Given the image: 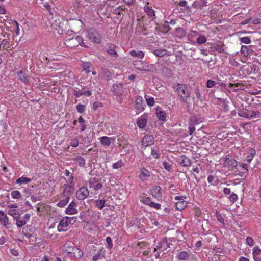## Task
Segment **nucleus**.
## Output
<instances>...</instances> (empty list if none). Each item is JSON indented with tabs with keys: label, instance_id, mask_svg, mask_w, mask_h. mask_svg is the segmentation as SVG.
I'll use <instances>...</instances> for the list:
<instances>
[{
	"label": "nucleus",
	"instance_id": "c85d7f7f",
	"mask_svg": "<svg viewBox=\"0 0 261 261\" xmlns=\"http://www.w3.org/2000/svg\"><path fill=\"white\" fill-rule=\"evenodd\" d=\"M31 179L25 177L24 176H22L18 179H17L16 183V184H19L20 185L23 184H28L31 181Z\"/></svg>",
	"mask_w": 261,
	"mask_h": 261
},
{
	"label": "nucleus",
	"instance_id": "4c0bfd02",
	"mask_svg": "<svg viewBox=\"0 0 261 261\" xmlns=\"http://www.w3.org/2000/svg\"><path fill=\"white\" fill-rule=\"evenodd\" d=\"M27 222V221L24 220V218L20 217L16 220V225L18 227H21L24 226Z\"/></svg>",
	"mask_w": 261,
	"mask_h": 261
},
{
	"label": "nucleus",
	"instance_id": "4d7b16f0",
	"mask_svg": "<svg viewBox=\"0 0 261 261\" xmlns=\"http://www.w3.org/2000/svg\"><path fill=\"white\" fill-rule=\"evenodd\" d=\"M149 206L151 208L156 209V210H159L161 208V204L158 203H155L154 202H151Z\"/></svg>",
	"mask_w": 261,
	"mask_h": 261
},
{
	"label": "nucleus",
	"instance_id": "c756f323",
	"mask_svg": "<svg viewBox=\"0 0 261 261\" xmlns=\"http://www.w3.org/2000/svg\"><path fill=\"white\" fill-rule=\"evenodd\" d=\"M18 79L21 82L27 83L29 82V78L27 76L23 74L22 71H20L18 72Z\"/></svg>",
	"mask_w": 261,
	"mask_h": 261
},
{
	"label": "nucleus",
	"instance_id": "a18cd8bd",
	"mask_svg": "<svg viewBox=\"0 0 261 261\" xmlns=\"http://www.w3.org/2000/svg\"><path fill=\"white\" fill-rule=\"evenodd\" d=\"M151 155L154 159H157L160 158L161 154L158 150L152 148L151 150Z\"/></svg>",
	"mask_w": 261,
	"mask_h": 261
},
{
	"label": "nucleus",
	"instance_id": "680f3d73",
	"mask_svg": "<svg viewBox=\"0 0 261 261\" xmlns=\"http://www.w3.org/2000/svg\"><path fill=\"white\" fill-rule=\"evenodd\" d=\"M229 199L231 202L234 203L238 200V196L234 193L231 194Z\"/></svg>",
	"mask_w": 261,
	"mask_h": 261
},
{
	"label": "nucleus",
	"instance_id": "ddd939ff",
	"mask_svg": "<svg viewBox=\"0 0 261 261\" xmlns=\"http://www.w3.org/2000/svg\"><path fill=\"white\" fill-rule=\"evenodd\" d=\"M150 177V172L145 168H142L140 170V173L139 175V178L142 181H145L148 180Z\"/></svg>",
	"mask_w": 261,
	"mask_h": 261
},
{
	"label": "nucleus",
	"instance_id": "20e7f679",
	"mask_svg": "<svg viewBox=\"0 0 261 261\" xmlns=\"http://www.w3.org/2000/svg\"><path fill=\"white\" fill-rule=\"evenodd\" d=\"M68 22L67 20L62 19L61 20L58 19L56 20L53 24V27L56 30L57 33L60 35H63L66 32L68 29Z\"/></svg>",
	"mask_w": 261,
	"mask_h": 261
},
{
	"label": "nucleus",
	"instance_id": "dca6fc26",
	"mask_svg": "<svg viewBox=\"0 0 261 261\" xmlns=\"http://www.w3.org/2000/svg\"><path fill=\"white\" fill-rule=\"evenodd\" d=\"M179 163L182 166L187 167L191 165V160L185 155H181L178 159Z\"/></svg>",
	"mask_w": 261,
	"mask_h": 261
},
{
	"label": "nucleus",
	"instance_id": "f8f14e48",
	"mask_svg": "<svg viewBox=\"0 0 261 261\" xmlns=\"http://www.w3.org/2000/svg\"><path fill=\"white\" fill-rule=\"evenodd\" d=\"M150 193L155 198H161L162 195V189L158 186L153 187L150 190Z\"/></svg>",
	"mask_w": 261,
	"mask_h": 261
},
{
	"label": "nucleus",
	"instance_id": "4468645a",
	"mask_svg": "<svg viewBox=\"0 0 261 261\" xmlns=\"http://www.w3.org/2000/svg\"><path fill=\"white\" fill-rule=\"evenodd\" d=\"M77 204L74 202H71L66 208L65 212L68 215H73L77 213Z\"/></svg>",
	"mask_w": 261,
	"mask_h": 261
},
{
	"label": "nucleus",
	"instance_id": "c9c22d12",
	"mask_svg": "<svg viewBox=\"0 0 261 261\" xmlns=\"http://www.w3.org/2000/svg\"><path fill=\"white\" fill-rule=\"evenodd\" d=\"M207 180L208 183L213 185H216L218 182L217 178L211 175L208 176Z\"/></svg>",
	"mask_w": 261,
	"mask_h": 261
},
{
	"label": "nucleus",
	"instance_id": "49530a36",
	"mask_svg": "<svg viewBox=\"0 0 261 261\" xmlns=\"http://www.w3.org/2000/svg\"><path fill=\"white\" fill-rule=\"evenodd\" d=\"M163 165L165 169L168 172H170L172 169V165L169 162H163Z\"/></svg>",
	"mask_w": 261,
	"mask_h": 261
},
{
	"label": "nucleus",
	"instance_id": "de8ad7c7",
	"mask_svg": "<svg viewBox=\"0 0 261 261\" xmlns=\"http://www.w3.org/2000/svg\"><path fill=\"white\" fill-rule=\"evenodd\" d=\"M145 97L146 98V102L149 106L151 107V106H154L155 101H154V99L153 97H146V95Z\"/></svg>",
	"mask_w": 261,
	"mask_h": 261
},
{
	"label": "nucleus",
	"instance_id": "ea45409f",
	"mask_svg": "<svg viewBox=\"0 0 261 261\" xmlns=\"http://www.w3.org/2000/svg\"><path fill=\"white\" fill-rule=\"evenodd\" d=\"M83 67L84 68L83 70L86 73H88L91 72L89 70L91 67V64L89 62H83Z\"/></svg>",
	"mask_w": 261,
	"mask_h": 261
},
{
	"label": "nucleus",
	"instance_id": "aec40b11",
	"mask_svg": "<svg viewBox=\"0 0 261 261\" xmlns=\"http://www.w3.org/2000/svg\"><path fill=\"white\" fill-rule=\"evenodd\" d=\"M144 10L151 19H153L155 18V11L151 7L145 6L144 7Z\"/></svg>",
	"mask_w": 261,
	"mask_h": 261
},
{
	"label": "nucleus",
	"instance_id": "0e129e2a",
	"mask_svg": "<svg viewBox=\"0 0 261 261\" xmlns=\"http://www.w3.org/2000/svg\"><path fill=\"white\" fill-rule=\"evenodd\" d=\"M217 220L219 222H221L222 224H224V219L223 218V216L219 213H217L216 214Z\"/></svg>",
	"mask_w": 261,
	"mask_h": 261
},
{
	"label": "nucleus",
	"instance_id": "6e6d98bb",
	"mask_svg": "<svg viewBox=\"0 0 261 261\" xmlns=\"http://www.w3.org/2000/svg\"><path fill=\"white\" fill-rule=\"evenodd\" d=\"M9 214L13 217V218L16 220L18 218L20 217L19 213L16 212L15 210H12L9 212Z\"/></svg>",
	"mask_w": 261,
	"mask_h": 261
},
{
	"label": "nucleus",
	"instance_id": "0eeeda50",
	"mask_svg": "<svg viewBox=\"0 0 261 261\" xmlns=\"http://www.w3.org/2000/svg\"><path fill=\"white\" fill-rule=\"evenodd\" d=\"M89 195V191L86 187L83 186L79 188L76 193V198L80 200L86 199Z\"/></svg>",
	"mask_w": 261,
	"mask_h": 261
},
{
	"label": "nucleus",
	"instance_id": "864d4df0",
	"mask_svg": "<svg viewBox=\"0 0 261 261\" xmlns=\"http://www.w3.org/2000/svg\"><path fill=\"white\" fill-rule=\"evenodd\" d=\"M239 115L242 117L249 118V112L246 110L240 111L238 113Z\"/></svg>",
	"mask_w": 261,
	"mask_h": 261
},
{
	"label": "nucleus",
	"instance_id": "603ef678",
	"mask_svg": "<svg viewBox=\"0 0 261 261\" xmlns=\"http://www.w3.org/2000/svg\"><path fill=\"white\" fill-rule=\"evenodd\" d=\"M76 108L77 111L80 113L84 112L86 110L85 106L82 104H78L76 105Z\"/></svg>",
	"mask_w": 261,
	"mask_h": 261
},
{
	"label": "nucleus",
	"instance_id": "a211bd4d",
	"mask_svg": "<svg viewBox=\"0 0 261 261\" xmlns=\"http://www.w3.org/2000/svg\"><path fill=\"white\" fill-rule=\"evenodd\" d=\"M74 190V186H69L68 185H64V189L63 192V195L64 197H69L73 193Z\"/></svg>",
	"mask_w": 261,
	"mask_h": 261
},
{
	"label": "nucleus",
	"instance_id": "9b49d317",
	"mask_svg": "<svg viewBox=\"0 0 261 261\" xmlns=\"http://www.w3.org/2000/svg\"><path fill=\"white\" fill-rule=\"evenodd\" d=\"M154 139L153 136L150 135H146L142 140V145L147 147L152 145L154 143Z\"/></svg>",
	"mask_w": 261,
	"mask_h": 261
},
{
	"label": "nucleus",
	"instance_id": "e433bc0d",
	"mask_svg": "<svg viewBox=\"0 0 261 261\" xmlns=\"http://www.w3.org/2000/svg\"><path fill=\"white\" fill-rule=\"evenodd\" d=\"M69 197H65V199L60 200L57 204V205L60 207H63L65 206L69 202Z\"/></svg>",
	"mask_w": 261,
	"mask_h": 261
},
{
	"label": "nucleus",
	"instance_id": "052dcab7",
	"mask_svg": "<svg viewBox=\"0 0 261 261\" xmlns=\"http://www.w3.org/2000/svg\"><path fill=\"white\" fill-rule=\"evenodd\" d=\"M194 92L196 95L197 98L200 101H202L201 95L200 92V90L198 88H196L194 90Z\"/></svg>",
	"mask_w": 261,
	"mask_h": 261
},
{
	"label": "nucleus",
	"instance_id": "bf43d9fd",
	"mask_svg": "<svg viewBox=\"0 0 261 261\" xmlns=\"http://www.w3.org/2000/svg\"><path fill=\"white\" fill-rule=\"evenodd\" d=\"M83 92V91L80 89H74L73 93L76 97H79L81 96L84 95Z\"/></svg>",
	"mask_w": 261,
	"mask_h": 261
},
{
	"label": "nucleus",
	"instance_id": "72a5a7b5",
	"mask_svg": "<svg viewBox=\"0 0 261 261\" xmlns=\"http://www.w3.org/2000/svg\"><path fill=\"white\" fill-rule=\"evenodd\" d=\"M156 115L158 119L160 120L165 121L166 118V113L163 111H160L156 112Z\"/></svg>",
	"mask_w": 261,
	"mask_h": 261
},
{
	"label": "nucleus",
	"instance_id": "423d86ee",
	"mask_svg": "<svg viewBox=\"0 0 261 261\" xmlns=\"http://www.w3.org/2000/svg\"><path fill=\"white\" fill-rule=\"evenodd\" d=\"M133 65L136 69L140 71H151L152 68V65H149L141 60L134 62Z\"/></svg>",
	"mask_w": 261,
	"mask_h": 261
},
{
	"label": "nucleus",
	"instance_id": "6e6552de",
	"mask_svg": "<svg viewBox=\"0 0 261 261\" xmlns=\"http://www.w3.org/2000/svg\"><path fill=\"white\" fill-rule=\"evenodd\" d=\"M88 182L89 187L93 188L94 191H97L102 188V184L99 182L97 178H90Z\"/></svg>",
	"mask_w": 261,
	"mask_h": 261
},
{
	"label": "nucleus",
	"instance_id": "9d476101",
	"mask_svg": "<svg viewBox=\"0 0 261 261\" xmlns=\"http://www.w3.org/2000/svg\"><path fill=\"white\" fill-rule=\"evenodd\" d=\"M145 107V104L144 103V100L142 97L140 96H138L135 101V109L139 112H142L144 111Z\"/></svg>",
	"mask_w": 261,
	"mask_h": 261
},
{
	"label": "nucleus",
	"instance_id": "f3484780",
	"mask_svg": "<svg viewBox=\"0 0 261 261\" xmlns=\"http://www.w3.org/2000/svg\"><path fill=\"white\" fill-rule=\"evenodd\" d=\"M100 142L105 146H109L112 143V141H114L115 139L112 137L103 136L99 138Z\"/></svg>",
	"mask_w": 261,
	"mask_h": 261
},
{
	"label": "nucleus",
	"instance_id": "2eb2a0df",
	"mask_svg": "<svg viewBox=\"0 0 261 261\" xmlns=\"http://www.w3.org/2000/svg\"><path fill=\"white\" fill-rule=\"evenodd\" d=\"M252 255L254 261H261V249L255 246L252 249Z\"/></svg>",
	"mask_w": 261,
	"mask_h": 261
},
{
	"label": "nucleus",
	"instance_id": "338daca9",
	"mask_svg": "<svg viewBox=\"0 0 261 261\" xmlns=\"http://www.w3.org/2000/svg\"><path fill=\"white\" fill-rule=\"evenodd\" d=\"M123 10V9L121 7H118L117 8L114 9V13L119 15L121 14V12Z\"/></svg>",
	"mask_w": 261,
	"mask_h": 261
},
{
	"label": "nucleus",
	"instance_id": "6ab92c4d",
	"mask_svg": "<svg viewBox=\"0 0 261 261\" xmlns=\"http://www.w3.org/2000/svg\"><path fill=\"white\" fill-rule=\"evenodd\" d=\"M190 254L191 253L190 251L187 252L186 251H183L179 252L177 254V258L179 260H187L189 258Z\"/></svg>",
	"mask_w": 261,
	"mask_h": 261
},
{
	"label": "nucleus",
	"instance_id": "f704fd0d",
	"mask_svg": "<svg viewBox=\"0 0 261 261\" xmlns=\"http://www.w3.org/2000/svg\"><path fill=\"white\" fill-rule=\"evenodd\" d=\"M101 74L106 78H110L112 76L111 72L106 68H101Z\"/></svg>",
	"mask_w": 261,
	"mask_h": 261
},
{
	"label": "nucleus",
	"instance_id": "f257e3e1",
	"mask_svg": "<svg viewBox=\"0 0 261 261\" xmlns=\"http://www.w3.org/2000/svg\"><path fill=\"white\" fill-rule=\"evenodd\" d=\"M177 95L181 101L186 103H188V99L190 97L191 92L187 85L180 83L174 84L173 86Z\"/></svg>",
	"mask_w": 261,
	"mask_h": 261
},
{
	"label": "nucleus",
	"instance_id": "37998d69",
	"mask_svg": "<svg viewBox=\"0 0 261 261\" xmlns=\"http://www.w3.org/2000/svg\"><path fill=\"white\" fill-rule=\"evenodd\" d=\"M217 84V82L212 80H208L206 84V86L207 88H211L214 87Z\"/></svg>",
	"mask_w": 261,
	"mask_h": 261
},
{
	"label": "nucleus",
	"instance_id": "cd10ccee",
	"mask_svg": "<svg viewBox=\"0 0 261 261\" xmlns=\"http://www.w3.org/2000/svg\"><path fill=\"white\" fill-rule=\"evenodd\" d=\"M255 154L256 151L252 148H250L249 149V154L246 156V161L248 163H250Z\"/></svg>",
	"mask_w": 261,
	"mask_h": 261
},
{
	"label": "nucleus",
	"instance_id": "3c124183",
	"mask_svg": "<svg viewBox=\"0 0 261 261\" xmlns=\"http://www.w3.org/2000/svg\"><path fill=\"white\" fill-rule=\"evenodd\" d=\"M9 46V42L7 39H3L0 44V47L6 49Z\"/></svg>",
	"mask_w": 261,
	"mask_h": 261
},
{
	"label": "nucleus",
	"instance_id": "5fc2aeb1",
	"mask_svg": "<svg viewBox=\"0 0 261 261\" xmlns=\"http://www.w3.org/2000/svg\"><path fill=\"white\" fill-rule=\"evenodd\" d=\"M260 115V112L257 111H250L249 112V118L251 117H255L259 118Z\"/></svg>",
	"mask_w": 261,
	"mask_h": 261
},
{
	"label": "nucleus",
	"instance_id": "e2e57ef3",
	"mask_svg": "<svg viewBox=\"0 0 261 261\" xmlns=\"http://www.w3.org/2000/svg\"><path fill=\"white\" fill-rule=\"evenodd\" d=\"M141 201L142 203L148 206H149L150 203L151 202L149 197H143Z\"/></svg>",
	"mask_w": 261,
	"mask_h": 261
},
{
	"label": "nucleus",
	"instance_id": "c03bdc74",
	"mask_svg": "<svg viewBox=\"0 0 261 261\" xmlns=\"http://www.w3.org/2000/svg\"><path fill=\"white\" fill-rule=\"evenodd\" d=\"M11 196L14 199H19L21 197V193L17 190L13 191L11 192Z\"/></svg>",
	"mask_w": 261,
	"mask_h": 261
},
{
	"label": "nucleus",
	"instance_id": "39448f33",
	"mask_svg": "<svg viewBox=\"0 0 261 261\" xmlns=\"http://www.w3.org/2000/svg\"><path fill=\"white\" fill-rule=\"evenodd\" d=\"M74 219V217H65L63 218L57 226L58 231L61 232L67 231L68 229V227L69 225L71 223V220Z\"/></svg>",
	"mask_w": 261,
	"mask_h": 261
},
{
	"label": "nucleus",
	"instance_id": "79ce46f5",
	"mask_svg": "<svg viewBox=\"0 0 261 261\" xmlns=\"http://www.w3.org/2000/svg\"><path fill=\"white\" fill-rule=\"evenodd\" d=\"M79 139L77 137L72 139L70 142V145L73 147H77L79 146Z\"/></svg>",
	"mask_w": 261,
	"mask_h": 261
},
{
	"label": "nucleus",
	"instance_id": "b1692460",
	"mask_svg": "<svg viewBox=\"0 0 261 261\" xmlns=\"http://www.w3.org/2000/svg\"><path fill=\"white\" fill-rule=\"evenodd\" d=\"M211 48L213 51H217L219 53H222L224 51L223 45L217 43L212 44Z\"/></svg>",
	"mask_w": 261,
	"mask_h": 261
},
{
	"label": "nucleus",
	"instance_id": "2f4dec72",
	"mask_svg": "<svg viewBox=\"0 0 261 261\" xmlns=\"http://www.w3.org/2000/svg\"><path fill=\"white\" fill-rule=\"evenodd\" d=\"M187 204L186 201H178L175 204L176 208L178 210H182L186 206Z\"/></svg>",
	"mask_w": 261,
	"mask_h": 261
},
{
	"label": "nucleus",
	"instance_id": "58836bf2",
	"mask_svg": "<svg viewBox=\"0 0 261 261\" xmlns=\"http://www.w3.org/2000/svg\"><path fill=\"white\" fill-rule=\"evenodd\" d=\"M124 166V163L122 160H120L112 165L113 169H119Z\"/></svg>",
	"mask_w": 261,
	"mask_h": 261
},
{
	"label": "nucleus",
	"instance_id": "a878e982",
	"mask_svg": "<svg viewBox=\"0 0 261 261\" xmlns=\"http://www.w3.org/2000/svg\"><path fill=\"white\" fill-rule=\"evenodd\" d=\"M73 256L76 258H81L83 255V252L79 248L75 247L72 252Z\"/></svg>",
	"mask_w": 261,
	"mask_h": 261
},
{
	"label": "nucleus",
	"instance_id": "473e14b6",
	"mask_svg": "<svg viewBox=\"0 0 261 261\" xmlns=\"http://www.w3.org/2000/svg\"><path fill=\"white\" fill-rule=\"evenodd\" d=\"M74 160L75 164L79 165L81 167H84L85 165V160L82 157H78Z\"/></svg>",
	"mask_w": 261,
	"mask_h": 261
},
{
	"label": "nucleus",
	"instance_id": "4be33fe9",
	"mask_svg": "<svg viewBox=\"0 0 261 261\" xmlns=\"http://www.w3.org/2000/svg\"><path fill=\"white\" fill-rule=\"evenodd\" d=\"M9 219L4 212L0 211V222L4 226H7L9 223Z\"/></svg>",
	"mask_w": 261,
	"mask_h": 261
},
{
	"label": "nucleus",
	"instance_id": "1a4fd4ad",
	"mask_svg": "<svg viewBox=\"0 0 261 261\" xmlns=\"http://www.w3.org/2000/svg\"><path fill=\"white\" fill-rule=\"evenodd\" d=\"M147 114H144L140 117L138 118L136 123L137 126L140 129L144 128L147 123Z\"/></svg>",
	"mask_w": 261,
	"mask_h": 261
},
{
	"label": "nucleus",
	"instance_id": "393cba45",
	"mask_svg": "<svg viewBox=\"0 0 261 261\" xmlns=\"http://www.w3.org/2000/svg\"><path fill=\"white\" fill-rule=\"evenodd\" d=\"M153 53L155 56L160 57H163L166 55H169V54H168L169 51L165 49H155L153 50Z\"/></svg>",
	"mask_w": 261,
	"mask_h": 261
},
{
	"label": "nucleus",
	"instance_id": "f03ea898",
	"mask_svg": "<svg viewBox=\"0 0 261 261\" xmlns=\"http://www.w3.org/2000/svg\"><path fill=\"white\" fill-rule=\"evenodd\" d=\"M64 44L67 47L70 48L75 47L79 45L85 48L88 47V45L84 42L83 38L80 36H77L75 37L74 36H73L71 38L68 37V36H66V39L64 41Z\"/></svg>",
	"mask_w": 261,
	"mask_h": 261
},
{
	"label": "nucleus",
	"instance_id": "09e8293b",
	"mask_svg": "<svg viewBox=\"0 0 261 261\" xmlns=\"http://www.w3.org/2000/svg\"><path fill=\"white\" fill-rule=\"evenodd\" d=\"M206 41V38L203 36H200L197 38L196 42L199 44H203Z\"/></svg>",
	"mask_w": 261,
	"mask_h": 261
},
{
	"label": "nucleus",
	"instance_id": "a19ab883",
	"mask_svg": "<svg viewBox=\"0 0 261 261\" xmlns=\"http://www.w3.org/2000/svg\"><path fill=\"white\" fill-rule=\"evenodd\" d=\"M105 249L103 248H101L100 249V250L98 251V252L93 256V258H92L93 260L97 261L98 259H99L100 258H101V252H105Z\"/></svg>",
	"mask_w": 261,
	"mask_h": 261
},
{
	"label": "nucleus",
	"instance_id": "5701e85b",
	"mask_svg": "<svg viewBox=\"0 0 261 261\" xmlns=\"http://www.w3.org/2000/svg\"><path fill=\"white\" fill-rule=\"evenodd\" d=\"M238 163L237 161L233 159H227L226 160V166L232 168H234L237 166Z\"/></svg>",
	"mask_w": 261,
	"mask_h": 261
},
{
	"label": "nucleus",
	"instance_id": "7c9ffc66",
	"mask_svg": "<svg viewBox=\"0 0 261 261\" xmlns=\"http://www.w3.org/2000/svg\"><path fill=\"white\" fill-rule=\"evenodd\" d=\"M106 200H95V205L96 207L98 208L100 210L102 209L105 205L106 203Z\"/></svg>",
	"mask_w": 261,
	"mask_h": 261
},
{
	"label": "nucleus",
	"instance_id": "13d9d810",
	"mask_svg": "<svg viewBox=\"0 0 261 261\" xmlns=\"http://www.w3.org/2000/svg\"><path fill=\"white\" fill-rule=\"evenodd\" d=\"M106 241L107 244L108 245V247L109 249L112 248L113 247V245L112 241V239H111V237H107L106 238Z\"/></svg>",
	"mask_w": 261,
	"mask_h": 261
},
{
	"label": "nucleus",
	"instance_id": "412c9836",
	"mask_svg": "<svg viewBox=\"0 0 261 261\" xmlns=\"http://www.w3.org/2000/svg\"><path fill=\"white\" fill-rule=\"evenodd\" d=\"M75 248L74 244L70 242H66L64 246V250L67 253H72L74 248Z\"/></svg>",
	"mask_w": 261,
	"mask_h": 261
},
{
	"label": "nucleus",
	"instance_id": "bb28decb",
	"mask_svg": "<svg viewBox=\"0 0 261 261\" xmlns=\"http://www.w3.org/2000/svg\"><path fill=\"white\" fill-rule=\"evenodd\" d=\"M130 54L132 56L134 57H136L139 59H142L144 57V54L142 51H136L135 50H132L130 53Z\"/></svg>",
	"mask_w": 261,
	"mask_h": 261
},
{
	"label": "nucleus",
	"instance_id": "8fccbe9b",
	"mask_svg": "<svg viewBox=\"0 0 261 261\" xmlns=\"http://www.w3.org/2000/svg\"><path fill=\"white\" fill-rule=\"evenodd\" d=\"M239 41L245 44H249L251 43V39L249 37H243L239 38Z\"/></svg>",
	"mask_w": 261,
	"mask_h": 261
},
{
	"label": "nucleus",
	"instance_id": "774afa93",
	"mask_svg": "<svg viewBox=\"0 0 261 261\" xmlns=\"http://www.w3.org/2000/svg\"><path fill=\"white\" fill-rule=\"evenodd\" d=\"M68 182L69 184L72 185V186H74V178L72 175H71L68 177Z\"/></svg>",
	"mask_w": 261,
	"mask_h": 261
},
{
	"label": "nucleus",
	"instance_id": "7ed1b4c3",
	"mask_svg": "<svg viewBox=\"0 0 261 261\" xmlns=\"http://www.w3.org/2000/svg\"><path fill=\"white\" fill-rule=\"evenodd\" d=\"M87 40L93 43L100 44L101 36L97 30L93 28H90L87 31L85 36V41Z\"/></svg>",
	"mask_w": 261,
	"mask_h": 261
},
{
	"label": "nucleus",
	"instance_id": "69168bd1",
	"mask_svg": "<svg viewBox=\"0 0 261 261\" xmlns=\"http://www.w3.org/2000/svg\"><path fill=\"white\" fill-rule=\"evenodd\" d=\"M246 242L248 245L250 246H253L254 244V241L253 239L250 237H248L246 238Z\"/></svg>",
	"mask_w": 261,
	"mask_h": 261
}]
</instances>
